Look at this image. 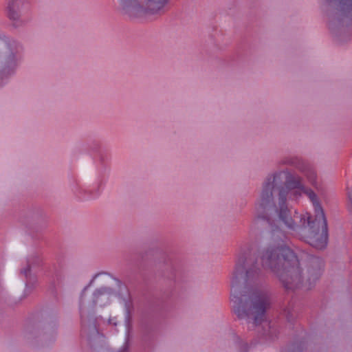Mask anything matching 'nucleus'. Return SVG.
<instances>
[{
	"mask_svg": "<svg viewBox=\"0 0 352 352\" xmlns=\"http://www.w3.org/2000/svg\"><path fill=\"white\" fill-rule=\"evenodd\" d=\"M138 265V273L144 281L154 276L164 286L160 296L151 302L144 327L143 340L151 346L156 339L160 323L170 316L177 289L186 281V275L179 256L161 249L146 252Z\"/></svg>",
	"mask_w": 352,
	"mask_h": 352,
	"instance_id": "nucleus-1",
	"label": "nucleus"
},
{
	"mask_svg": "<svg viewBox=\"0 0 352 352\" xmlns=\"http://www.w3.org/2000/svg\"><path fill=\"white\" fill-rule=\"evenodd\" d=\"M261 271L258 254L250 245L241 248L231 280L230 300L238 319H247L249 331L261 324L270 307V298L263 292L255 290L249 294L242 288L243 284L248 286L254 283Z\"/></svg>",
	"mask_w": 352,
	"mask_h": 352,
	"instance_id": "nucleus-2",
	"label": "nucleus"
},
{
	"mask_svg": "<svg viewBox=\"0 0 352 352\" xmlns=\"http://www.w3.org/2000/svg\"><path fill=\"white\" fill-rule=\"evenodd\" d=\"M263 265L274 272L286 290L311 289L320 278L324 260L310 256L307 265V280L304 282L300 263L296 253L287 245L270 247L261 255Z\"/></svg>",
	"mask_w": 352,
	"mask_h": 352,
	"instance_id": "nucleus-3",
	"label": "nucleus"
},
{
	"mask_svg": "<svg viewBox=\"0 0 352 352\" xmlns=\"http://www.w3.org/2000/svg\"><path fill=\"white\" fill-rule=\"evenodd\" d=\"M304 185L298 175L282 170L269 175L263 184L260 200L256 206L258 219L271 224L272 215L278 216L280 221H286L287 214H292L287 197L292 190H301Z\"/></svg>",
	"mask_w": 352,
	"mask_h": 352,
	"instance_id": "nucleus-4",
	"label": "nucleus"
},
{
	"mask_svg": "<svg viewBox=\"0 0 352 352\" xmlns=\"http://www.w3.org/2000/svg\"><path fill=\"white\" fill-rule=\"evenodd\" d=\"M311 201L314 216L309 212L299 213L296 210H292V214H287L286 221L281 222L289 230L298 233L306 232L302 236L304 241L312 247L323 250L326 248L329 240L327 220L316 193L310 188L305 186L300 190Z\"/></svg>",
	"mask_w": 352,
	"mask_h": 352,
	"instance_id": "nucleus-5",
	"label": "nucleus"
},
{
	"mask_svg": "<svg viewBox=\"0 0 352 352\" xmlns=\"http://www.w3.org/2000/svg\"><path fill=\"white\" fill-rule=\"evenodd\" d=\"M6 51L0 55V88L16 74L23 59V47L15 40L6 43Z\"/></svg>",
	"mask_w": 352,
	"mask_h": 352,
	"instance_id": "nucleus-6",
	"label": "nucleus"
},
{
	"mask_svg": "<svg viewBox=\"0 0 352 352\" xmlns=\"http://www.w3.org/2000/svg\"><path fill=\"white\" fill-rule=\"evenodd\" d=\"M331 6L336 0H325ZM340 10L327 11L329 18L328 28L336 36H338L345 26H349L352 21V0H338Z\"/></svg>",
	"mask_w": 352,
	"mask_h": 352,
	"instance_id": "nucleus-7",
	"label": "nucleus"
},
{
	"mask_svg": "<svg viewBox=\"0 0 352 352\" xmlns=\"http://www.w3.org/2000/svg\"><path fill=\"white\" fill-rule=\"evenodd\" d=\"M168 0H123L124 9L131 16L161 15Z\"/></svg>",
	"mask_w": 352,
	"mask_h": 352,
	"instance_id": "nucleus-8",
	"label": "nucleus"
},
{
	"mask_svg": "<svg viewBox=\"0 0 352 352\" xmlns=\"http://www.w3.org/2000/svg\"><path fill=\"white\" fill-rule=\"evenodd\" d=\"M104 186V182L102 179H100L96 186L92 188H85L80 186L78 182L75 180L72 190L80 200H88L98 197L101 194Z\"/></svg>",
	"mask_w": 352,
	"mask_h": 352,
	"instance_id": "nucleus-9",
	"label": "nucleus"
},
{
	"mask_svg": "<svg viewBox=\"0 0 352 352\" xmlns=\"http://www.w3.org/2000/svg\"><path fill=\"white\" fill-rule=\"evenodd\" d=\"M30 8V3L28 0H8L7 16L10 20L16 21Z\"/></svg>",
	"mask_w": 352,
	"mask_h": 352,
	"instance_id": "nucleus-10",
	"label": "nucleus"
},
{
	"mask_svg": "<svg viewBox=\"0 0 352 352\" xmlns=\"http://www.w3.org/2000/svg\"><path fill=\"white\" fill-rule=\"evenodd\" d=\"M100 146L101 143L98 139H93L89 140L87 148L91 156L94 158L98 157L101 164L105 165L108 160V155L101 151Z\"/></svg>",
	"mask_w": 352,
	"mask_h": 352,
	"instance_id": "nucleus-11",
	"label": "nucleus"
},
{
	"mask_svg": "<svg viewBox=\"0 0 352 352\" xmlns=\"http://www.w3.org/2000/svg\"><path fill=\"white\" fill-rule=\"evenodd\" d=\"M98 276V274H96L93 278L90 280L89 283L84 287L82 291L81 292L80 296V300H79V313H80V325H81V329H80V336L84 337L86 331L87 329V326L90 327V320L89 319V321L87 322V318H85L84 310L82 308L83 305V296L85 295V291L87 289V288L89 287V285L94 281V279Z\"/></svg>",
	"mask_w": 352,
	"mask_h": 352,
	"instance_id": "nucleus-12",
	"label": "nucleus"
},
{
	"mask_svg": "<svg viewBox=\"0 0 352 352\" xmlns=\"http://www.w3.org/2000/svg\"><path fill=\"white\" fill-rule=\"evenodd\" d=\"M283 164L294 166L298 170L304 172L307 168V164L304 160L298 157H285L281 162Z\"/></svg>",
	"mask_w": 352,
	"mask_h": 352,
	"instance_id": "nucleus-13",
	"label": "nucleus"
},
{
	"mask_svg": "<svg viewBox=\"0 0 352 352\" xmlns=\"http://www.w3.org/2000/svg\"><path fill=\"white\" fill-rule=\"evenodd\" d=\"M307 341L305 338L302 337L299 340H294L289 343L287 348L282 352H303L306 347Z\"/></svg>",
	"mask_w": 352,
	"mask_h": 352,
	"instance_id": "nucleus-14",
	"label": "nucleus"
},
{
	"mask_svg": "<svg viewBox=\"0 0 352 352\" xmlns=\"http://www.w3.org/2000/svg\"><path fill=\"white\" fill-rule=\"evenodd\" d=\"M263 332L260 336V338L265 339V340L273 342L278 338V331L276 329H272L271 327H268L267 329H263Z\"/></svg>",
	"mask_w": 352,
	"mask_h": 352,
	"instance_id": "nucleus-15",
	"label": "nucleus"
},
{
	"mask_svg": "<svg viewBox=\"0 0 352 352\" xmlns=\"http://www.w3.org/2000/svg\"><path fill=\"white\" fill-rule=\"evenodd\" d=\"M109 289H110L107 288V287H100V288L96 289L93 294V300H92L93 303L94 305H96L99 297L105 294L106 293H107V292Z\"/></svg>",
	"mask_w": 352,
	"mask_h": 352,
	"instance_id": "nucleus-16",
	"label": "nucleus"
},
{
	"mask_svg": "<svg viewBox=\"0 0 352 352\" xmlns=\"http://www.w3.org/2000/svg\"><path fill=\"white\" fill-rule=\"evenodd\" d=\"M287 311L286 318L287 321L291 324H294L295 320L294 315L292 311H290L288 309H285Z\"/></svg>",
	"mask_w": 352,
	"mask_h": 352,
	"instance_id": "nucleus-17",
	"label": "nucleus"
},
{
	"mask_svg": "<svg viewBox=\"0 0 352 352\" xmlns=\"http://www.w3.org/2000/svg\"><path fill=\"white\" fill-rule=\"evenodd\" d=\"M31 272V266L30 264H28L27 267L25 268L21 269L20 273L21 274H23L26 278H28V276L30 275Z\"/></svg>",
	"mask_w": 352,
	"mask_h": 352,
	"instance_id": "nucleus-18",
	"label": "nucleus"
},
{
	"mask_svg": "<svg viewBox=\"0 0 352 352\" xmlns=\"http://www.w3.org/2000/svg\"><path fill=\"white\" fill-rule=\"evenodd\" d=\"M241 352H248L249 351V345L247 342L242 343L240 346Z\"/></svg>",
	"mask_w": 352,
	"mask_h": 352,
	"instance_id": "nucleus-19",
	"label": "nucleus"
},
{
	"mask_svg": "<svg viewBox=\"0 0 352 352\" xmlns=\"http://www.w3.org/2000/svg\"><path fill=\"white\" fill-rule=\"evenodd\" d=\"M129 343L128 342H126L124 344L117 352H129Z\"/></svg>",
	"mask_w": 352,
	"mask_h": 352,
	"instance_id": "nucleus-20",
	"label": "nucleus"
},
{
	"mask_svg": "<svg viewBox=\"0 0 352 352\" xmlns=\"http://www.w3.org/2000/svg\"><path fill=\"white\" fill-rule=\"evenodd\" d=\"M131 320V316L129 309H126V321L129 323Z\"/></svg>",
	"mask_w": 352,
	"mask_h": 352,
	"instance_id": "nucleus-21",
	"label": "nucleus"
},
{
	"mask_svg": "<svg viewBox=\"0 0 352 352\" xmlns=\"http://www.w3.org/2000/svg\"><path fill=\"white\" fill-rule=\"evenodd\" d=\"M309 177L311 182H314L316 179V174L314 171H311Z\"/></svg>",
	"mask_w": 352,
	"mask_h": 352,
	"instance_id": "nucleus-22",
	"label": "nucleus"
},
{
	"mask_svg": "<svg viewBox=\"0 0 352 352\" xmlns=\"http://www.w3.org/2000/svg\"><path fill=\"white\" fill-rule=\"evenodd\" d=\"M349 199L350 202H351V208H350V210H352V193L351 192L349 193Z\"/></svg>",
	"mask_w": 352,
	"mask_h": 352,
	"instance_id": "nucleus-23",
	"label": "nucleus"
},
{
	"mask_svg": "<svg viewBox=\"0 0 352 352\" xmlns=\"http://www.w3.org/2000/svg\"><path fill=\"white\" fill-rule=\"evenodd\" d=\"M25 285H26V287H28V286H29V283H28V282H27Z\"/></svg>",
	"mask_w": 352,
	"mask_h": 352,
	"instance_id": "nucleus-24",
	"label": "nucleus"
}]
</instances>
